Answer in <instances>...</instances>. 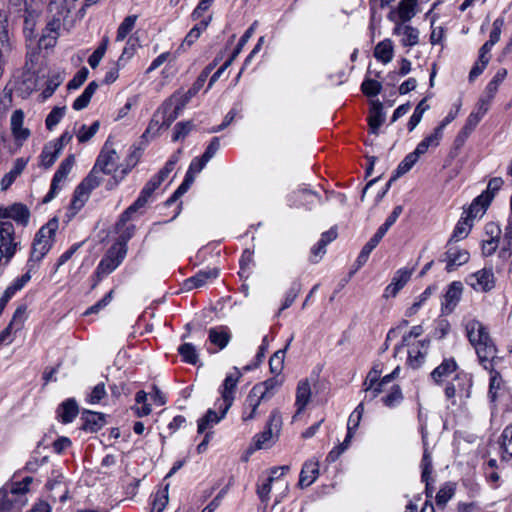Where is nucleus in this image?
<instances>
[{
  "instance_id": "nucleus-11",
  "label": "nucleus",
  "mask_w": 512,
  "mask_h": 512,
  "mask_svg": "<svg viewBox=\"0 0 512 512\" xmlns=\"http://www.w3.org/2000/svg\"><path fill=\"white\" fill-rule=\"evenodd\" d=\"M117 160L118 156L116 151L109 149L108 142H106L94 166H96V169H99L100 172L109 175L116 170Z\"/></svg>"
},
{
  "instance_id": "nucleus-58",
  "label": "nucleus",
  "mask_w": 512,
  "mask_h": 512,
  "mask_svg": "<svg viewBox=\"0 0 512 512\" xmlns=\"http://www.w3.org/2000/svg\"><path fill=\"white\" fill-rule=\"evenodd\" d=\"M461 292H462L461 283L453 282L449 286V288L445 294V300H446L447 304H454L456 301H458L461 296Z\"/></svg>"
},
{
  "instance_id": "nucleus-43",
  "label": "nucleus",
  "mask_w": 512,
  "mask_h": 512,
  "mask_svg": "<svg viewBox=\"0 0 512 512\" xmlns=\"http://www.w3.org/2000/svg\"><path fill=\"white\" fill-rule=\"evenodd\" d=\"M507 76V70L502 68L497 71L492 80L488 83L485 88L484 94L488 95L489 98H494L500 84L504 81Z\"/></svg>"
},
{
  "instance_id": "nucleus-53",
  "label": "nucleus",
  "mask_w": 512,
  "mask_h": 512,
  "mask_svg": "<svg viewBox=\"0 0 512 512\" xmlns=\"http://www.w3.org/2000/svg\"><path fill=\"white\" fill-rule=\"evenodd\" d=\"M100 122L94 121L90 127H87L86 125H82L78 134L77 138L80 143L88 142L99 130Z\"/></svg>"
},
{
  "instance_id": "nucleus-16",
  "label": "nucleus",
  "mask_w": 512,
  "mask_h": 512,
  "mask_svg": "<svg viewBox=\"0 0 512 512\" xmlns=\"http://www.w3.org/2000/svg\"><path fill=\"white\" fill-rule=\"evenodd\" d=\"M395 27L393 29V34L397 36H401V44L403 46H415L419 42V31L418 29L405 25V22H394Z\"/></svg>"
},
{
  "instance_id": "nucleus-61",
  "label": "nucleus",
  "mask_w": 512,
  "mask_h": 512,
  "mask_svg": "<svg viewBox=\"0 0 512 512\" xmlns=\"http://www.w3.org/2000/svg\"><path fill=\"white\" fill-rule=\"evenodd\" d=\"M25 314H26V306L25 305L19 306L15 310L13 317L9 323L10 327L15 326L16 330L22 329L24 321L26 319Z\"/></svg>"
},
{
  "instance_id": "nucleus-22",
  "label": "nucleus",
  "mask_w": 512,
  "mask_h": 512,
  "mask_svg": "<svg viewBox=\"0 0 512 512\" xmlns=\"http://www.w3.org/2000/svg\"><path fill=\"white\" fill-rule=\"evenodd\" d=\"M428 351V342L418 341L410 344L408 349V363L412 368H418L425 359Z\"/></svg>"
},
{
  "instance_id": "nucleus-41",
  "label": "nucleus",
  "mask_w": 512,
  "mask_h": 512,
  "mask_svg": "<svg viewBox=\"0 0 512 512\" xmlns=\"http://www.w3.org/2000/svg\"><path fill=\"white\" fill-rule=\"evenodd\" d=\"M381 239V237L374 234L373 237L365 244L357 257V268L362 267L367 262L370 253L378 245Z\"/></svg>"
},
{
  "instance_id": "nucleus-52",
  "label": "nucleus",
  "mask_w": 512,
  "mask_h": 512,
  "mask_svg": "<svg viewBox=\"0 0 512 512\" xmlns=\"http://www.w3.org/2000/svg\"><path fill=\"white\" fill-rule=\"evenodd\" d=\"M66 107H54L45 120L46 128L52 130L63 118Z\"/></svg>"
},
{
  "instance_id": "nucleus-63",
  "label": "nucleus",
  "mask_w": 512,
  "mask_h": 512,
  "mask_svg": "<svg viewBox=\"0 0 512 512\" xmlns=\"http://www.w3.org/2000/svg\"><path fill=\"white\" fill-rule=\"evenodd\" d=\"M362 92L367 96H375L381 90V84L373 79H367L362 83Z\"/></svg>"
},
{
  "instance_id": "nucleus-56",
  "label": "nucleus",
  "mask_w": 512,
  "mask_h": 512,
  "mask_svg": "<svg viewBox=\"0 0 512 512\" xmlns=\"http://www.w3.org/2000/svg\"><path fill=\"white\" fill-rule=\"evenodd\" d=\"M257 24V22H254L246 31L245 33L242 35V37L240 38L237 46L235 47L234 51L232 52L231 56L229 57V59L231 61H234L236 59V57L240 54L242 48L244 47V45L248 42V40L250 39V37L253 35V32H254V27L255 25Z\"/></svg>"
},
{
  "instance_id": "nucleus-17",
  "label": "nucleus",
  "mask_w": 512,
  "mask_h": 512,
  "mask_svg": "<svg viewBox=\"0 0 512 512\" xmlns=\"http://www.w3.org/2000/svg\"><path fill=\"white\" fill-rule=\"evenodd\" d=\"M219 275L218 268H209L207 270H200L196 275L186 279L183 282V288L187 291H190L194 288H199L204 286L208 280L215 279Z\"/></svg>"
},
{
  "instance_id": "nucleus-40",
  "label": "nucleus",
  "mask_w": 512,
  "mask_h": 512,
  "mask_svg": "<svg viewBox=\"0 0 512 512\" xmlns=\"http://www.w3.org/2000/svg\"><path fill=\"white\" fill-rule=\"evenodd\" d=\"M194 94H190V91H187L183 94H173L166 102H165V109L167 110V107L174 106L178 111L182 112L184 107L189 103L192 97H194Z\"/></svg>"
},
{
  "instance_id": "nucleus-25",
  "label": "nucleus",
  "mask_w": 512,
  "mask_h": 512,
  "mask_svg": "<svg viewBox=\"0 0 512 512\" xmlns=\"http://www.w3.org/2000/svg\"><path fill=\"white\" fill-rule=\"evenodd\" d=\"M487 370L490 371L488 397L491 403H495L503 394V380L500 373L494 370V363L492 368Z\"/></svg>"
},
{
  "instance_id": "nucleus-20",
  "label": "nucleus",
  "mask_w": 512,
  "mask_h": 512,
  "mask_svg": "<svg viewBox=\"0 0 512 512\" xmlns=\"http://www.w3.org/2000/svg\"><path fill=\"white\" fill-rule=\"evenodd\" d=\"M319 476L318 461L308 460L304 463L299 477L298 486L305 488L310 486Z\"/></svg>"
},
{
  "instance_id": "nucleus-42",
  "label": "nucleus",
  "mask_w": 512,
  "mask_h": 512,
  "mask_svg": "<svg viewBox=\"0 0 512 512\" xmlns=\"http://www.w3.org/2000/svg\"><path fill=\"white\" fill-rule=\"evenodd\" d=\"M472 225L473 224L469 219H467V218L460 219L454 228V231L450 238V242L451 241H459L461 239L466 238L472 228Z\"/></svg>"
},
{
  "instance_id": "nucleus-29",
  "label": "nucleus",
  "mask_w": 512,
  "mask_h": 512,
  "mask_svg": "<svg viewBox=\"0 0 512 512\" xmlns=\"http://www.w3.org/2000/svg\"><path fill=\"white\" fill-rule=\"evenodd\" d=\"M456 369L457 363L453 358L445 359L432 371L431 376L435 382L440 383L450 374L454 373Z\"/></svg>"
},
{
  "instance_id": "nucleus-39",
  "label": "nucleus",
  "mask_w": 512,
  "mask_h": 512,
  "mask_svg": "<svg viewBox=\"0 0 512 512\" xmlns=\"http://www.w3.org/2000/svg\"><path fill=\"white\" fill-rule=\"evenodd\" d=\"M442 139V136L439 133V130L433 131L429 136L424 138L415 148V152L422 156L424 155L430 147H437Z\"/></svg>"
},
{
  "instance_id": "nucleus-23",
  "label": "nucleus",
  "mask_w": 512,
  "mask_h": 512,
  "mask_svg": "<svg viewBox=\"0 0 512 512\" xmlns=\"http://www.w3.org/2000/svg\"><path fill=\"white\" fill-rule=\"evenodd\" d=\"M260 388L257 389H251L249 394L247 395V398L244 403V410L242 415L243 421H250L254 419L257 415V409L263 399L257 395V392H259Z\"/></svg>"
},
{
  "instance_id": "nucleus-18",
  "label": "nucleus",
  "mask_w": 512,
  "mask_h": 512,
  "mask_svg": "<svg viewBox=\"0 0 512 512\" xmlns=\"http://www.w3.org/2000/svg\"><path fill=\"white\" fill-rule=\"evenodd\" d=\"M83 423L81 429L86 432L95 433L106 423L105 414L86 410L81 417Z\"/></svg>"
},
{
  "instance_id": "nucleus-15",
  "label": "nucleus",
  "mask_w": 512,
  "mask_h": 512,
  "mask_svg": "<svg viewBox=\"0 0 512 512\" xmlns=\"http://www.w3.org/2000/svg\"><path fill=\"white\" fill-rule=\"evenodd\" d=\"M413 274V269L401 268L397 270L391 283L385 289V297H395L397 293L406 285Z\"/></svg>"
},
{
  "instance_id": "nucleus-8",
  "label": "nucleus",
  "mask_w": 512,
  "mask_h": 512,
  "mask_svg": "<svg viewBox=\"0 0 512 512\" xmlns=\"http://www.w3.org/2000/svg\"><path fill=\"white\" fill-rule=\"evenodd\" d=\"M30 216L29 208L23 203H13L7 207L0 205V219H12L18 225L26 227Z\"/></svg>"
},
{
  "instance_id": "nucleus-62",
  "label": "nucleus",
  "mask_w": 512,
  "mask_h": 512,
  "mask_svg": "<svg viewBox=\"0 0 512 512\" xmlns=\"http://www.w3.org/2000/svg\"><path fill=\"white\" fill-rule=\"evenodd\" d=\"M483 117L479 116L476 112H471L466 120V123L463 127V134L465 137H468L475 127L479 124Z\"/></svg>"
},
{
  "instance_id": "nucleus-49",
  "label": "nucleus",
  "mask_w": 512,
  "mask_h": 512,
  "mask_svg": "<svg viewBox=\"0 0 512 512\" xmlns=\"http://www.w3.org/2000/svg\"><path fill=\"white\" fill-rule=\"evenodd\" d=\"M224 416L218 415L214 410L209 409L198 421V433H203L210 424L218 423Z\"/></svg>"
},
{
  "instance_id": "nucleus-34",
  "label": "nucleus",
  "mask_w": 512,
  "mask_h": 512,
  "mask_svg": "<svg viewBox=\"0 0 512 512\" xmlns=\"http://www.w3.org/2000/svg\"><path fill=\"white\" fill-rule=\"evenodd\" d=\"M282 384V381L277 379V377L269 378L259 384H256L253 386L252 389H259V392H257V395L263 400L269 399L273 395V391L280 387Z\"/></svg>"
},
{
  "instance_id": "nucleus-4",
  "label": "nucleus",
  "mask_w": 512,
  "mask_h": 512,
  "mask_svg": "<svg viewBox=\"0 0 512 512\" xmlns=\"http://www.w3.org/2000/svg\"><path fill=\"white\" fill-rule=\"evenodd\" d=\"M282 427V417L278 409H274L266 424L265 430L255 436V445L257 449L269 448L278 438Z\"/></svg>"
},
{
  "instance_id": "nucleus-26",
  "label": "nucleus",
  "mask_w": 512,
  "mask_h": 512,
  "mask_svg": "<svg viewBox=\"0 0 512 512\" xmlns=\"http://www.w3.org/2000/svg\"><path fill=\"white\" fill-rule=\"evenodd\" d=\"M65 0H51L49 3V11L54 12L53 18L47 23L46 30L49 32L56 33L60 28L61 19L60 16L63 15L65 7Z\"/></svg>"
},
{
  "instance_id": "nucleus-44",
  "label": "nucleus",
  "mask_w": 512,
  "mask_h": 512,
  "mask_svg": "<svg viewBox=\"0 0 512 512\" xmlns=\"http://www.w3.org/2000/svg\"><path fill=\"white\" fill-rule=\"evenodd\" d=\"M26 163L22 159H17L14 168L7 173L1 180V189L6 190L14 182L16 177L21 174Z\"/></svg>"
},
{
  "instance_id": "nucleus-50",
  "label": "nucleus",
  "mask_w": 512,
  "mask_h": 512,
  "mask_svg": "<svg viewBox=\"0 0 512 512\" xmlns=\"http://www.w3.org/2000/svg\"><path fill=\"white\" fill-rule=\"evenodd\" d=\"M33 482V478L31 476L25 477L22 481L13 482L10 486V492L12 495L26 497V494L29 492V486Z\"/></svg>"
},
{
  "instance_id": "nucleus-27",
  "label": "nucleus",
  "mask_w": 512,
  "mask_h": 512,
  "mask_svg": "<svg viewBox=\"0 0 512 512\" xmlns=\"http://www.w3.org/2000/svg\"><path fill=\"white\" fill-rule=\"evenodd\" d=\"M420 157L421 156H419L415 151L406 155L389 179L387 186L389 187L392 182L410 171V169L417 163Z\"/></svg>"
},
{
  "instance_id": "nucleus-46",
  "label": "nucleus",
  "mask_w": 512,
  "mask_h": 512,
  "mask_svg": "<svg viewBox=\"0 0 512 512\" xmlns=\"http://www.w3.org/2000/svg\"><path fill=\"white\" fill-rule=\"evenodd\" d=\"M137 20L136 15L127 16L119 25L116 35V41H123L132 31Z\"/></svg>"
},
{
  "instance_id": "nucleus-3",
  "label": "nucleus",
  "mask_w": 512,
  "mask_h": 512,
  "mask_svg": "<svg viewBox=\"0 0 512 512\" xmlns=\"http://www.w3.org/2000/svg\"><path fill=\"white\" fill-rule=\"evenodd\" d=\"M127 254V248L123 243H114L106 252L95 271L97 281L103 276L113 272L124 260Z\"/></svg>"
},
{
  "instance_id": "nucleus-21",
  "label": "nucleus",
  "mask_w": 512,
  "mask_h": 512,
  "mask_svg": "<svg viewBox=\"0 0 512 512\" xmlns=\"http://www.w3.org/2000/svg\"><path fill=\"white\" fill-rule=\"evenodd\" d=\"M311 395L312 391L309 380H301L297 385L295 401V405L297 406V412L293 416V419H295L305 409V407L310 402Z\"/></svg>"
},
{
  "instance_id": "nucleus-31",
  "label": "nucleus",
  "mask_w": 512,
  "mask_h": 512,
  "mask_svg": "<svg viewBox=\"0 0 512 512\" xmlns=\"http://www.w3.org/2000/svg\"><path fill=\"white\" fill-rule=\"evenodd\" d=\"M79 412L77 402L74 399H67L58 408V417L62 423L67 424L73 421Z\"/></svg>"
},
{
  "instance_id": "nucleus-32",
  "label": "nucleus",
  "mask_w": 512,
  "mask_h": 512,
  "mask_svg": "<svg viewBox=\"0 0 512 512\" xmlns=\"http://www.w3.org/2000/svg\"><path fill=\"white\" fill-rule=\"evenodd\" d=\"M23 121H24L23 111L15 110L11 116L12 133L17 139L26 140L30 135V131L28 129L22 127Z\"/></svg>"
},
{
  "instance_id": "nucleus-38",
  "label": "nucleus",
  "mask_w": 512,
  "mask_h": 512,
  "mask_svg": "<svg viewBox=\"0 0 512 512\" xmlns=\"http://www.w3.org/2000/svg\"><path fill=\"white\" fill-rule=\"evenodd\" d=\"M337 237V233L334 229H330L329 231L322 234V237L318 244L312 248V255L314 259H312L314 262H318V259L322 257L323 254H325V246L333 241Z\"/></svg>"
},
{
  "instance_id": "nucleus-9",
  "label": "nucleus",
  "mask_w": 512,
  "mask_h": 512,
  "mask_svg": "<svg viewBox=\"0 0 512 512\" xmlns=\"http://www.w3.org/2000/svg\"><path fill=\"white\" fill-rule=\"evenodd\" d=\"M234 371V373L227 375L222 385L221 395L224 403V407L222 408V416H225L233 404L234 392L241 377V373L238 368L235 367Z\"/></svg>"
},
{
  "instance_id": "nucleus-19",
  "label": "nucleus",
  "mask_w": 512,
  "mask_h": 512,
  "mask_svg": "<svg viewBox=\"0 0 512 512\" xmlns=\"http://www.w3.org/2000/svg\"><path fill=\"white\" fill-rule=\"evenodd\" d=\"M500 458L501 463L512 467V423L503 430L500 437Z\"/></svg>"
},
{
  "instance_id": "nucleus-47",
  "label": "nucleus",
  "mask_w": 512,
  "mask_h": 512,
  "mask_svg": "<svg viewBox=\"0 0 512 512\" xmlns=\"http://www.w3.org/2000/svg\"><path fill=\"white\" fill-rule=\"evenodd\" d=\"M60 152L53 148L50 144L45 145L40 155L41 165L44 168H50L57 160Z\"/></svg>"
},
{
  "instance_id": "nucleus-5",
  "label": "nucleus",
  "mask_w": 512,
  "mask_h": 512,
  "mask_svg": "<svg viewBox=\"0 0 512 512\" xmlns=\"http://www.w3.org/2000/svg\"><path fill=\"white\" fill-rule=\"evenodd\" d=\"M472 380L465 373L456 374L455 378L445 388V396L456 405V397L461 402L467 400L471 396Z\"/></svg>"
},
{
  "instance_id": "nucleus-24",
  "label": "nucleus",
  "mask_w": 512,
  "mask_h": 512,
  "mask_svg": "<svg viewBox=\"0 0 512 512\" xmlns=\"http://www.w3.org/2000/svg\"><path fill=\"white\" fill-rule=\"evenodd\" d=\"M492 199V196L488 193H484L480 196H478L470 205L467 216L465 218L469 219L471 222L473 219L477 217H481L485 211L488 205L490 204Z\"/></svg>"
},
{
  "instance_id": "nucleus-2",
  "label": "nucleus",
  "mask_w": 512,
  "mask_h": 512,
  "mask_svg": "<svg viewBox=\"0 0 512 512\" xmlns=\"http://www.w3.org/2000/svg\"><path fill=\"white\" fill-rule=\"evenodd\" d=\"M58 229V219L52 218L36 233L28 260L30 269L34 268V264L40 262L49 252L55 241L56 231Z\"/></svg>"
},
{
  "instance_id": "nucleus-6",
  "label": "nucleus",
  "mask_w": 512,
  "mask_h": 512,
  "mask_svg": "<svg viewBox=\"0 0 512 512\" xmlns=\"http://www.w3.org/2000/svg\"><path fill=\"white\" fill-rule=\"evenodd\" d=\"M17 246L14 225L9 221H0V260L5 258V263H8L15 255Z\"/></svg>"
},
{
  "instance_id": "nucleus-14",
  "label": "nucleus",
  "mask_w": 512,
  "mask_h": 512,
  "mask_svg": "<svg viewBox=\"0 0 512 512\" xmlns=\"http://www.w3.org/2000/svg\"><path fill=\"white\" fill-rule=\"evenodd\" d=\"M28 503L27 497L12 495L10 488L0 489V512H10L13 508L21 509Z\"/></svg>"
},
{
  "instance_id": "nucleus-48",
  "label": "nucleus",
  "mask_w": 512,
  "mask_h": 512,
  "mask_svg": "<svg viewBox=\"0 0 512 512\" xmlns=\"http://www.w3.org/2000/svg\"><path fill=\"white\" fill-rule=\"evenodd\" d=\"M178 352L183 360L189 364L195 365L198 361V354L191 343H184L179 346Z\"/></svg>"
},
{
  "instance_id": "nucleus-64",
  "label": "nucleus",
  "mask_w": 512,
  "mask_h": 512,
  "mask_svg": "<svg viewBox=\"0 0 512 512\" xmlns=\"http://www.w3.org/2000/svg\"><path fill=\"white\" fill-rule=\"evenodd\" d=\"M402 400V393L399 387L395 386L391 392L383 398V402L387 407H393Z\"/></svg>"
},
{
  "instance_id": "nucleus-1",
  "label": "nucleus",
  "mask_w": 512,
  "mask_h": 512,
  "mask_svg": "<svg viewBox=\"0 0 512 512\" xmlns=\"http://www.w3.org/2000/svg\"><path fill=\"white\" fill-rule=\"evenodd\" d=\"M466 334L475 348L481 365L491 369L497 359V349L487 328L478 320H470L466 324Z\"/></svg>"
},
{
  "instance_id": "nucleus-57",
  "label": "nucleus",
  "mask_w": 512,
  "mask_h": 512,
  "mask_svg": "<svg viewBox=\"0 0 512 512\" xmlns=\"http://www.w3.org/2000/svg\"><path fill=\"white\" fill-rule=\"evenodd\" d=\"M274 482V477H268L266 482L261 486L257 487V495L260 498L261 502L266 506L270 499V492L272 489V483Z\"/></svg>"
},
{
  "instance_id": "nucleus-13",
  "label": "nucleus",
  "mask_w": 512,
  "mask_h": 512,
  "mask_svg": "<svg viewBox=\"0 0 512 512\" xmlns=\"http://www.w3.org/2000/svg\"><path fill=\"white\" fill-rule=\"evenodd\" d=\"M470 258L469 252L458 247H449L444 254L443 261L446 262V270L451 272L457 267L468 262Z\"/></svg>"
},
{
  "instance_id": "nucleus-7",
  "label": "nucleus",
  "mask_w": 512,
  "mask_h": 512,
  "mask_svg": "<svg viewBox=\"0 0 512 512\" xmlns=\"http://www.w3.org/2000/svg\"><path fill=\"white\" fill-rule=\"evenodd\" d=\"M399 367L395 368L393 372L390 374L385 375L381 380H379L382 370L379 368L378 365H375L370 372L368 373L363 386L364 391L366 393L370 392V397L374 398L379 393L383 391V387L390 383L396 375L399 373Z\"/></svg>"
},
{
  "instance_id": "nucleus-33",
  "label": "nucleus",
  "mask_w": 512,
  "mask_h": 512,
  "mask_svg": "<svg viewBox=\"0 0 512 512\" xmlns=\"http://www.w3.org/2000/svg\"><path fill=\"white\" fill-rule=\"evenodd\" d=\"M393 54L394 48L390 39H385L379 42L374 50L375 57L384 64L391 62L393 59Z\"/></svg>"
},
{
  "instance_id": "nucleus-59",
  "label": "nucleus",
  "mask_w": 512,
  "mask_h": 512,
  "mask_svg": "<svg viewBox=\"0 0 512 512\" xmlns=\"http://www.w3.org/2000/svg\"><path fill=\"white\" fill-rule=\"evenodd\" d=\"M89 71L86 67H82L74 77L68 82V89H77L79 88L87 79Z\"/></svg>"
},
{
  "instance_id": "nucleus-60",
  "label": "nucleus",
  "mask_w": 512,
  "mask_h": 512,
  "mask_svg": "<svg viewBox=\"0 0 512 512\" xmlns=\"http://www.w3.org/2000/svg\"><path fill=\"white\" fill-rule=\"evenodd\" d=\"M193 123L191 121L187 122H178L174 129L173 141H178L181 138H184L188 135V133L193 129Z\"/></svg>"
},
{
  "instance_id": "nucleus-12",
  "label": "nucleus",
  "mask_w": 512,
  "mask_h": 512,
  "mask_svg": "<svg viewBox=\"0 0 512 512\" xmlns=\"http://www.w3.org/2000/svg\"><path fill=\"white\" fill-rule=\"evenodd\" d=\"M418 0H401L397 10L389 12L387 18L392 22H407L415 15V6Z\"/></svg>"
},
{
  "instance_id": "nucleus-28",
  "label": "nucleus",
  "mask_w": 512,
  "mask_h": 512,
  "mask_svg": "<svg viewBox=\"0 0 512 512\" xmlns=\"http://www.w3.org/2000/svg\"><path fill=\"white\" fill-rule=\"evenodd\" d=\"M385 113L383 112V104L380 101H373L370 109L368 122L373 133H377L378 128L385 121Z\"/></svg>"
},
{
  "instance_id": "nucleus-36",
  "label": "nucleus",
  "mask_w": 512,
  "mask_h": 512,
  "mask_svg": "<svg viewBox=\"0 0 512 512\" xmlns=\"http://www.w3.org/2000/svg\"><path fill=\"white\" fill-rule=\"evenodd\" d=\"M293 337H291L286 346L283 349L276 351L269 359L270 372L274 375H279L284 367L285 353L289 345L291 344Z\"/></svg>"
},
{
  "instance_id": "nucleus-37",
  "label": "nucleus",
  "mask_w": 512,
  "mask_h": 512,
  "mask_svg": "<svg viewBox=\"0 0 512 512\" xmlns=\"http://www.w3.org/2000/svg\"><path fill=\"white\" fill-rule=\"evenodd\" d=\"M229 332L223 328H210L209 340L212 344L216 345L219 349H224L230 341Z\"/></svg>"
},
{
  "instance_id": "nucleus-45",
  "label": "nucleus",
  "mask_w": 512,
  "mask_h": 512,
  "mask_svg": "<svg viewBox=\"0 0 512 512\" xmlns=\"http://www.w3.org/2000/svg\"><path fill=\"white\" fill-rule=\"evenodd\" d=\"M75 163V156L73 154L68 155L59 165L54 176L56 181H63L67 178L68 174L72 170Z\"/></svg>"
},
{
  "instance_id": "nucleus-54",
  "label": "nucleus",
  "mask_w": 512,
  "mask_h": 512,
  "mask_svg": "<svg viewBox=\"0 0 512 512\" xmlns=\"http://www.w3.org/2000/svg\"><path fill=\"white\" fill-rule=\"evenodd\" d=\"M162 123L161 127H165L166 129L170 127V125L178 118L180 115V111H178L174 106L167 107V111L165 109V103L162 106Z\"/></svg>"
},
{
  "instance_id": "nucleus-51",
  "label": "nucleus",
  "mask_w": 512,
  "mask_h": 512,
  "mask_svg": "<svg viewBox=\"0 0 512 512\" xmlns=\"http://www.w3.org/2000/svg\"><path fill=\"white\" fill-rule=\"evenodd\" d=\"M425 102V99L421 100L411 115L408 122V128L410 131L415 129V127L420 123L423 113L429 109V105H427Z\"/></svg>"
},
{
  "instance_id": "nucleus-55",
  "label": "nucleus",
  "mask_w": 512,
  "mask_h": 512,
  "mask_svg": "<svg viewBox=\"0 0 512 512\" xmlns=\"http://www.w3.org/2000/svg\"><path fill=\"white\" fill-rule=\"evenodd\" d=\"M99 169L96 166L93 167L92 171L82 180V187H85L88 191H92L98 187L101 183V178L98 177Z\"/></svg>"
},
{
  "instance_id": "nucleus-10",
  "label": "nucleus",
  "mask_w": 512,
  "mask_h": 512,
  "mask_svg": "<svg viewBox=\"0 0 512 512\" xmlns=\"http://www.w3.org/2000/svg\"><path fill=\"white\" fill-rule=\"evenodd\" d=\"M468 284L480 292H487L494 288L495 279L491 269H482L471 274L467 279Z\"/></svg>"
},
{
  "instance_id": "nucleus-30",
  "label": "nucleus",
  "mask_w": 512,
  "mask_h": 512,
  "mask_svg": "<svg viewBox=\"0 0 512 512\" xmlns=\"http://www.w3.org/2000/svg\"><path fill=\"white\" fill-rule=\"evenodd\" d=\"M352 415L348 418L347 423V434L343 442L339 443L336 447H334L327 455L326 461L333 463L339 459V457L348 450L350 446V440L352 439V427L350 426V420Z\"/></svg>"
},
{
  "instance_id": "nucleus-35",
  "label": "nucleus",
  "mask_w": 512,
  "mask_h": 512,
  "mask_svg": "<svg viewBox=\"0 0 512 512\" xmlns=\"http://www.w3.org/2000/svg\"><path fill=\"white\" fill-rule=\"evenodd\" d=\"M148 202V198L140 193L136 201L130 205L120 216L117 223V229L120 231L121 226H124L127 221L131 219L132 214L136 213L140 208H143Z\"/></svg>"
}]
</instances>
